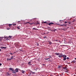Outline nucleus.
<instances>
[{
  "instance_id": "f257e3e1",
  "label": "nucleus",
  "mask_w": 76,
  "mask_h": 76,
  "mask_svg": "<svg viewBox=\"0 0 76 76\" xmlns=\"http://www.w3.org/2000/svg\"><path fill=\"white\" fill-rule=\"evenodd\" d=\"M10 75H11L10 73H7L6 76H10Z\"/></svg>"
},
{
  "instance_id": "f03ea898",
  "label": "nucleus",
  "mask_w": 76,
  "mask_h": 76,
  "mask_svg": "<svg viewBox=\"0 0 76 76\" xmlns=\"http://www.w3.org/2000/svg\"><path fill=\"white\" fill-rule=\"evenodd\" d=\"M19 69H18V68H16L15 70V72H19Z\"/></svg>"
},
{
  "instance_id": "7ed1b4c3",
  "label": "nucleus",
  "mask_w": 76,
  "mask_h": 76,
  "mask_svg": "<svg viewBox=\"0 0 76 76\" xmlns=\"http://www.w3.org/2000/svg\"><path fill=\"white\" fill-rule=\"evenodd\" d=\"M53 24H54V23L51 22L49 23L48 24V25H49V26H51V25H53Z\"/></svg>"
},
{
  "instance_id": "20e7f679",
  "label": "nucleus",
  "mask_w": 76,
  "mask_h": 76,
  "mask_svg": "<svg viewBox=\"0 0 76 76\" xmlns=\"http://www.w3.org/2000/svg\"><path fill=\"white\" fill-rule=\"evenodd\" d=\"M1 49H3V48H4V49H6L7 48L6 47L2 46L1 47Z\"/></svg>"
},
{
  "instance_id": "39448f33",
  "label": "nucleus",
  "mask_w": 76,
  "mask_h": 76,
  "mask_svg": "<svg viewBox=\"0 0 76 76\" xmlns=\"http://www.w3.org/2000/svg\"><path fill=\"white\" fill-rule=\"evenodd\" d=\"M9 69L10 70H11V71H13V69L12 68H10Z\"/></svg>"
},
{
  "instance_id": "423d86ee",
  "label": "nucleus",
  "mask_w": 76,
  "mask_h": 76,
  "mask_svg": "<svg viewBox=\"0 0 76 76\" xmlns=\"http://www.w3.org/2000/svg\"><path fill=\"white\" fill-rule=\"evenodd\" d=\"M55 54L56 56H58V55H60V53H55Z\"/></svg>"
},
{
  "instance_id": "0eeeda50",
  "label": "nucleus",
  "mask_w": 76,
  "mask_h": 76,
  "mask_svg": "<svg viewBox=\"0 0 76 76\" xmlns=\"http://www.w3.org/2000/svg\"><path fill=\"white\" fill-rule=\"evenodd\" d=\"M29 23V24H30V25H32V23H30L29 22H26V23H25V24L26 25V23Z\"/></svg>"
},
{
  "instance_id": "6e6552de",
  "label": "nucleus",
  "mask_w": 76,
  "mask_h": 76,
  "mask_svg": "<svg viewBox=\"0 0 76 76\" xmlns=\"http://www.w3.org/2000/svg\"><path fill=\"white\" fill-rule=\"evenodd\" d=\"M76 63L75 61H73L72 62V64H74V63Z\"/></svg>"
},
{
  "instance_id": "1a4fd4ad",
  "label": "nucleus",
  "mask_w": 76,
  "mask_h": 76,
  "mask_svg": "<svg viewBox=\"0 0 76 76\" xmlns=\"http://www.w3.org/2000/svg\"><path fill=\"white\" fill-rule=\"evenodd\" d=\"M12 73H15V74H16V72H15V70H14L12 71Z\"/></svg>"
},
{
  "instance_id": "9d476101",
  "label": "nucleus",
  "mask_w": 76,
  "mask_h": 76,
  "mask_svg": "<svg viewBox=\"0 0 76 76\" xmlns=\"http://www.w3.org/2000/svg\"><path fill=\"white\" fill-rule=\"evenodd\" d=\"M63 60H64V61H65V60H66V58L64 57H63Z\"/></svg>"
},
{
  "instance_id": "9b49d317",
  "label": "nucleus",
  "mask_w": 76,
  "mask_h": 76,
  "mask_svg": "<svg viewBox=\"0 0 76 76\" xmlns=\"http://www.w3.org/2000/svg\"><path fill=\"white\" fill-rule=\"evenodd\" d=\"M31 63V62H29L28 63L29 65H31L32 64Z\"/></svg>"
},
{
  "instance_id": "f8f14e48",
  "label": "nucleus",
  "mask_w": 76,
  "mask_h": 76,
  "mask_svg": "<svg viewBox=\"0 0 76 76\" xmlns=\"http://www.w3.org/2000/svg\"><path fill=\"white\" fill-rule=\"evenodd\" d=\"M63 69H65V70H67V67H63Z\"/></svg>"
},
{
  "instance_id": "ddd939ff",
  "label": "nucleus",
  "mask_w": 76,
  "mask_h": 76,
  "mask_svg": "<svg viewBox=\"0 0 76 76\" xmlns=\"http://www.w3.org/2000/svg\"><path fill=\"white\" fill-rule=\"evenodd\" d=\"M59 55H60V56L62 57H63V54L62 53H60Z\"/></svg>"
},
{
  "instance_id": "4468645a",
  "label": "nucleus",
  "mask_w": 76,
  "mask_h": 76,
  "mask_svg": "<svg viewBox=\"0 0 76 76\" xmlns=\"http://www.w3.org/2000/svg\"><path fill=\"white\" fill-rule=\"evenodd\" d=\"M63 57H65L66 58L67 57V56H66V55H63Z\"/></svg>"
},
{
  "instance_id": "2eb2a0df",
  "label": "nucleus",
  "mask_w": 76,
  "mask_h": 76,
  "mask_svg": "<svg viewBox=\"0 0 76 76\" xmlns=\"http://www.w3.org/2000/svg\"><path fill=\"white\" fill-rule=\"evenodd\" d=\"M61 26H66V25H60Z\"/></svg>"
},
{
  "instance_id": "dca6fc26",
  "label": "nucleus",
  "mask_w": 76,
  "mask_h": 76,
  "mask_svg": "<svg viewBox=\"0 0 76 76\" xmlns=\"http://www.w3.org/2000/svg\"><path fill=\"white\" fill-rule=\"evenodd\" d=\"M12 25V24H9V26L10 28L11 27V26Z\"/></svg>"
},
{
  "instance_id": "f3484780",
  "label": "nucleus",
  "mask_w": 76,
  "mask_h": 76,
  "mask_svg": "<svg viewBox=\"0 0 76 76\" xmlns=\"http://www.w3.org/2000/svg\"><path fill=\"white\" fill-rule=\"evenodd\" d=\"M22 73H25V71H24L22 70Z\"/></svg>"
},
{
  "instance_id": "a211bd4d",
  "label": "nucleus",
  "mask_w": 76,
  "mask_h": 76,
  "mask_svg": "<svg viewBox=\"0 0 76 76\" xmlns=\"http://www.w3.org/2000/svg\"><path fill=\"white\" fill-rule=\"evenodd\" d=\"M31 73H32V74H35L36 73L35 72H33L32 71H31Z\"/></svg>"
},
{
  "instance_id": "6ab92c4d",
  "label": "nucleus",
  "mask_w": 76,
  "mask_h": 76,
  "mask_svg": "<svg viewBox=\"0 0 76 76\" xmlns=\"http://www.w3.org/2000/svg\"><path fill=\"white\" fill-rule=\"evenodd\" d=\"M13 58V56H12L11 57V58L10 59L11 60H12Z\"/></svg>"
},
{
  "instance_id": "aec40b11",
  "label": "nucleus",
  "mask_w": 76,
  "mask_h": 76,
  "mask_svg": "<svg viewBox=\"0 0 76 76\" xmlns=\"http://www.w3.org/2000/svg\"><path fill=\"white\" fill-rule=\"evenodd\" d=\"M48 59H49V58H45V60H47Z\"/></svg>"
},
{
  "instance_id": "412c9836",
  "label": "nucleus",
  "mask_w": 76,
  "mask_h": 76,
  "mask_svg": "<svg viewBox=\"0 0 76 76\" xmlns=\"http://www.w3.org/2000/svg\"><path fill=\"white\" fill-rule=\"evenodd\" d=\"M3 39V38H2V37H0V41Z\"/></svg>"
},
{
  "instance_id": "4be33fe9",
  "label": "nucleus",
  "mask_w": 76,
  "mask_h": 76,
  "mask_svg": "<svg viewBox=\"0 0 76 76\" xmlns=\"http://www.w3.org/2000/svg\"><path fill=\"white\" fill-rule=\"evenodd\" d=\"M11 60L10 59V58H7V61H8V60Z\"/></svg>"
},
{
  "instance_id": "5701e85b",
  "label": "nucleus",
  "mask_w": 76,
  "mask_h": 76,
  "mask_svg": "<svg viewBox=\"0 0 76 76\" xmlns=\"http://www.w3.org/2000/svg\"><path fill=\"white\" fill-rule=\"evenodd\" d=\"M58 68H59V69H60L61 68V66H58Z\"/></svg>"
},
{
  "instance_id": "b1692460",
  "label": "nucleus",
  "mask_w": 76,
  "mask_h": 76,
  "mask_svg": "<svg viewBox=\"0 0 76 76\" xmlns=\"http://www.w3.org/2000/svg\"><path fill=\"white\" fill-rule=\"evenodd\" d=\"M34 24H35V25H36L37 24H39V22H37L36 24H35V23H34Z\"/></svg>"
},
{
  "instance_id": "393cba45",
  "label": "nucleus",
  "mask_w": 76,
  "mask_h": 76,
  "mask_svg": "<svg viewBox=\"0 0 76 76\" xmlns=\"http://www.w3.org/2000/svg\"><path fill=\"white\" fill-rule=\"evenodd\" d=\"M49 44H50V45H51V44H52V42H49Z\"/></svg>"
},
{
  "instance_id": "a878e982",
  "label": "nucleus",
  "mask_w": 76,
  "mask_h": 76,
  "mask_svg": "<svg viewBox=\"0 0 76 76\" xmlns=\"http://www.w3.org/2000/svg\"><path fill=\"white\" fill-rule=\"evenodd\" d=\"M58 57H59V58H61V57H62V56H60V55H59Z\"/></svg>"
},
{
  "instance_id": "bb28decb",
  "label": "nucleus",
  "mask_w": 76,
  "mask_h": 76,
  "mask_svg": "<svg viewBox=\"0 0 76 76\" xmlns=\"http://www.w3.org/2000/svg\"><path fill=\"white\" fill-rule=\"evenodd\" d=\"M12 36H9V37H8V38H12Z\"/></svg>"
},
{
  "instance_id": "cd10ccee",
  "label": "nucleus",
  "mask_w": 76,
  "mask_h": 76,
  "mask_svg": "<svg viewBox=\"0 0 76 76\" xmlns=\"http://www.w3.org/2000/svg\"><path fill=\"white\" fill-rule=\"evenodd\" d=\"M17 29H20V28L19 27H17Z\"/></svg>"
},
{
  "instance_id": "c85d7f7f",
  "label": "nucleus",
  "mask_w": 76,
  "mask_h": 76,
  "mask_svg": "<svg viewBox=\"0 0 76 76\" xmlns=\"http://www.w3.org/2000/svg\"><path fill=\"white\" fill-rule=\"evenodd\" d=\"M12 25H13V26H15V25H16V24H12Z\"/></svg>"
},
{
  "instance_id": "c756f323",
  "label": "nucleus",
  "mask_w": 76,
  "mask_h": 76,
  "mask_svg": "<svg viewBox=\"0 0 76 76\" xmlns=\"http://www.w3.org/2000/svg\"><path fill=\"white\" fill-rule=\"evenodd\" d=\"M9 54H11V55H13V54L12 53H9Z\"/></svg>"
},
{
  "instance_id": "7c9ffc66",
  "label": "nucleus",
  "mask_w": 76,
  "mask_h": 76,
  "mask_svg": "<svg viewBox=\"0 0 76 76\" xmlns=\"http://www.w3.org/2000/svg\"><path fill=\"white\" fill-rule=\"evenodd\" d=\"M17 23L19 24H20L21 23L19 22H17Z\"/></svg>"
},
{
  "instance_id": "2f4dec72",
  "label": "nucleus",
  "mask_w": 76,
  "mask_h": 76,
  "mask_svg": "<svg viewBox=\"0 0 76 76\" xmlns=\"http://www.w3.org/2000/svg\"><path fill=\"white\" fill-rule=\"evenodd\" d=\"M56 29H55L54 30H53V31L54 32H56Z\"/></svg>"
},
{
  "instance_id": "473e14b6",
  "label": "nucleus",
  "mask_w": 76,
  "mask_h": 76,
  "mask_svg": "<svg viewBox=\"0 0 76 76\" xmlns=\"http://www.w3.org/2000/svg\"><path fill=\"white\" fill-rule=\"evenodd\" d=\"M43 23H47V22H44Z\"/></svg>"
},
{
  "instance_id": "72a5a7b5",
  "label": "nucleus",
  "mask_w": 76,
  "mask_h": 76,
  "mask_svg": "<svg viewBox=\"0 0 76 76\" xmlns=\"http://www.w3.org/2000/svg\"><path fill=\"white\" fill-rule=\"evenodd\" d=\"M49 57L50 58H52V57H51V56H49Z\"/></svg>"
},
{
  "instance_id": "f704fd0d",
  "label": "nucleus",
  "mask_w": 76,
  "mask_h": 76,
  "mask_svg": "<svg viewBox=\"0 0 76 76\" xmlns=\"http://www.w3.org/2000/svg\"><path fill=\"white\" fill-rule=\"evenodd\" d=\"M66 59H67V60H69V57H67V58H66Z\"/></svg>"
},
{
  "instance_id": "c9c22d12",
  "label": "nucleus",
  "mask_w": 76,
  "mask_h": 76,
  "mask_svg": "<svg viewBox=\"0 0 76 76\" xmlns=\"http://www.w3.org/2000/svg\"><path fill=\"white\" fill-rule=\"evenodd\" d=\"M33 29H35V30H37V29L36 28H33Z\"/></svg>"
},
{
  "instance_id": "e433bc0d",
  "label": "nucleus",
  "mask_w": 76,
  "mask_h": 76,
  "mask_svg": "<svg viewBox=\"0 0 76 76\" xmlns=\"http://www.w3.org/2000/svg\"><path fill=\"white\" fill-rule=\"evenodd\" d=\"M67 23V22H66V21H65V22H64V23Z\"/></svg>"
},
{
  "instance_id": "4c0bfd02",
  "label": "nucleus",
  "mask_w": 76,
  "mask_h": 76,
  "mask_svg": "<svg viewBox=\"0 0 76 76\" xmlns=\"http://www.w3.org/2000/svg\"><path fill=\"white\" fill-rule=\"evenodd\" d=\"M7 29L8 30H9V29H10V28H7Z\"/></svg>"
},
{
  "instance_id": "58836bf2",
  "label": "nucleus",
  "mask_w": 76,
  "mask_h": 76,
  "mask_svg": "<svg viewBox=\"0 0 76 76\" xmlns=\"http://www.w3.org/2000/svg\"><path fill=\"white\" fill-rule=\"evenodd\" d=\"M17 46H18V47H19V44H18L17 45Z\"/></svg>"
},
{
  "instance_id": "ea45409f",
  "label": "nucleus",
  "mask_w": 76,
  "mask_h": 76,
  "mask_svg": "<svg viewBox=\"0 0 76 76\" xmlns=\"http://www.w3.org/2000/svg\"><path fill=\"white\" fill-rule=\"evenodd\" d=\"M18 22H20V21H18Z\"/></svg>"
},
{
  "instance_id": "a19ab883",
  "label": "nucleus",
  "mask_w": 76,
  "mask_h": 76,
  "mask_svg": "<svg viewBox=\"0 0 76 76\" xmlns=\"http://www.w3.org/2000/svg\"><path fill=\"white\" fill-rule=\"evenodd\" d=\"M37 46H38L39 45V44H37Z\"/></svg>"
},
{
  "instance_id": "79ce46f5",
  "label": "nucleus",
  "mask_w": 76,
  "mask_h": 76,
  "mask_svg": "<svg viewBox=\"0 0 76 76\" xmlns=\"http://www.w3.org/2000/svg\"><path fill=\"white\" fill-rule=\"evenodd\" d=\"M58 41L57 40H55V41Z\"/></svg>"
},
{
  "instance_id": "37998d69",
  "label": "nucleus",
  "mask_w": 76,
  "mask_h": 76,
  "mask_svg": "<svg viewBox=\"0 0 76 76\" xmlns=\"http://www.w3.org/2000/svg\"><path fill=\"white\" fill-rule=\"evenodd\" d=\"M2 65V64L1 63H0V66Z\"/></svg>"
},
{
  "instance_id": "c03bdc74",
  "label": "nucleus",
  "mask_w": 76,
  "mask_h": 76,
  "mask_svg": "<svg viewBox=\"0 0 76 76\" xmlns=\"http://www.w3.org/2000/svg\"><path fill=\"white\" fill-rule=\"evenodd\" d=\"M42 65H43V66H45V64H43Z\"/></svg>"
},
{
  "instance_id": "a18cd8bd",
  "label": "nucleus",
  "mask_w": 76,
  "mask_h": 76,
  "mask_svg": "<svg viewBox=\"0 0 76 76\" xmlns=\"http://www.w3.org/2000/svg\"><path fill=\"white\" fill-rule=\"evenodd\" d=\"M69 23V24H70V23Z\"/></svg>"
},
{
  "instance_id": "49530a36",
  "label": "nucleus",
  "mask_w": 76,
  "mask_h": 76,
  "mask_svg": "<svg viewBox=\"0 0 76 76\" xmlns=\"http://www.w3.org/2000/svg\"><path fill=\"white\" fill-rule=\"evenodd\" d=\"M0 51H1V49H0Z\"/></svg>"
},
{
  "instance_id": "de8ad7c7",
  "label": "nucleus",
  "mask_w": 76,
  "mask_h": 76,
  "mask_svg": "<svg viewBox=\"0 0 76 76\" xmlns=\"http://www.w3.org/2000/svg\"><path fill=\"white\" fill-rule=\"evenodd\" d=\"M75 60H76V58H75Z\"/></svg>"
},
{
  "instance_id": "09e8293b",
  "label": "nucleus",
  "mask_w": 76,
  "mask_h": 76,
  "mask_svg": "<svg viewBox=\"0 0 76 76\" xmlns=\"http://www.w3.org/2000/svg\"><path fill=\"white\" fill-rule=\"evenodd\" d=\"M30 73V75H31V72Z\"/></svg>"
},
{
  "instance_id": "8fccbe9b",
  "label": "nucleus",
  "mask_w": 76,
  "mask_h": 76,
  "mask_svg": "<svg viewBox=\"0 0 76 76\" xmlns=\"http://www.w3.org/2000/svg\"><path fill=\"white\" fill-rule=\"evenodd\" d=\"M46 37H44V38H45Z\"/></svg>"
},
{
  "instance_id": "3c124183",
  "label": "nucleus",
  "mask_w": 76,
  "mask_h": 76,
  "mask_svg": "<svg viewBox=\"0 0 76 76\" xmlns=\"http://www.w3.org/2000/svg\"><path fill=\"white\" fill-rule=\"evenodd\" d=\"M60 21H61V20H60Z\"/></svg>"
},
{
  "instance_id": "603ef678",
  "label": "nucleus",
  "mask_w": 76,
  "mask_h": 76,
  "mask_svg": "<svg viewBox=\"0 0 76 76\" xmlns=\"http://www.w3.org/2000/svg\"><path fill=\"white\" fill-rule=\"evenodd\" d=\"M49 33V32H48V33Z\"/></svg>"
},
{
  "instance_id": "864d4df0",
  "label": "nucleus",
  "mask_w": 76,
  "mask_h": 76,
  "mask_svg": "<svg viewBox=\"0 0 76 76\" xmlns=\"http://www.w3.org/2000/svg\"><path fill=\"white\" fill-rule=\"evenodd\" d=\"M20 51H21V50H20Z\"/></svg>"
}]
</instances>
